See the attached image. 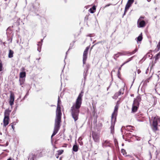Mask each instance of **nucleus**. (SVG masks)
I'll list each match as a JSON object with an SVG mask.
<instances>
[{
	"label": "nucleus",
	"instance_id": "f257e3e1",
	"mask_svg": "<svg viewBox=\"0 0 160 160\" xmlns=\"http://www.w3.org/2000/svg\"><path fill=\"white\" fill-rule=\"evenodd\" d=\"M83 93L84 92L82 90L79 93L75 102L71 107V114L74 122L77 121L78 119L80 108L82 103V97Z\"/></svg>",
	"mask_w": 160,
	"mask_h": 160
},
{
	"label": "nucleus",
	"instance_id": "f03ea898",
	"mask_svg": "<svg viewBox=\"0 0 160 160\" xmlns=\"http://www.w3.org/2000/svg\"><path fill=\"white\" fill-rule=\"evenodd\" d=\"M118 108V106L116 105L114 107V111L111 116V125L110 128L111 133L112 134L114 132V126L117 120Z\"/></svg>",
	"mask_w": 160,
	"mask_h": 160
},
{
	"label": "nucleus",
	"instance_id": "7ed1b4c3",
	"mask_svg": "<svg viewBox=\"0 0 160 160\" xmlns=\"http://www.w3.org/2000/svg\"><path fill=\"white\" fill-rule=\"evenodd\" d=\"M20 18H18L16 22H15L13 25L9 27L7 29L6 34H7V37L8 38V40L10 42H12V35L9 36V34H10L12 32V30H11V27L12 28H16L17 30H16V32H18V30H19V26L20 24Z\"/></svg>",
	"mask_w": 160,
	"mask_h": 160
},
{
	"label": "nucleus",
	"instance_id": "20e7f679",
	"mask_svg": "<svg viewBox=\"0 0 160 160\" xmlns=\"http://www.w3.org/2000/svg\"><path fill=\"white\" fill-rule=\"evenodd\" d=\"M141 100V98L139 95L136 98H134L132 106V112L135 113L137 111Z\"/></svg>",
	"mask_w": 160,
	"mask_h": 160
},
{
	"label": "nucleus",
	"instance_id": "39448f33",
	"mask_svg": "<svg viewBox=\"0 0 160 160\" xmlns=\"http://www.w3.org/2000/svg\"><path fill=\"white\" fill-rule=\"evenodd\" d=\"M90 48V45L87 47L85 49L83 55V63L84 65L86 64V61L88 58V50ZM84 66V65H83Z\"/></svg>",
	"mask_w": 160,
	"mask_h": 160
},
{
	"label": "nucleus",
	"instance_id": "423d86ee",
	"mask_svg": "<svg viewBox=\"0 0 160 160\" xmlns=\"http://www.w3.org/2000/svg\"><path fill=\"white\" fill-rule=\"evenodd\" d=\"M143 18V17L141 16L137 22V25L138 27L139 28H143L145 27L146 23L145 21L141 19L140 18Z\"/></svg>",
	"mask_w": 160,
	"mask_h": 160
},
{
	"label": "nucleus",
	"instance_id": "0eeeda50",
	"mask_svg": "<svg viewBox=\"0 0 160 160\" xmlns=\"http://www.w3.org/2000/svg\"><path fill=\"white\" fill-rule=\"evenodd\" d=\"M39 8V4L35 2V4H32L30 10L32 12H36Z\"/></svg>",
	"mask_w": 160,
	"mask_h": 160
},
{
	"label": "nucleus",
	"instance_id": "6e6552de",
	"mask_svg": "<svg viewBox=\"0 0 160 160\" xmlns=\"http://www.w3.org/2000/svg\"><path fill=\"white\" fill-rule=\"evenodd\" d=\"M61 122V118H56L54 127L55 128H60Z\"/></svg>",
	"mask_w": 160,
	"mask_h": 160
},
{
	"label": "nucleus",
	"instance_id": "1a4fd4ad",
	"mask_svg": "<svg viewBox=\"0 0 160 160\" xmlns=\"http://www.w3.org/2000/svg\"><path fill=\"white\" fill-rule=\"evenodd\" d=\"M14 99L15 96L14 94L12 93H11L9 102L10 106L12 107V106L14 104Z\"/></svg>",
	"mask_w": 160,
	"mask_h": 160
},
{
	"label": "nucleus",
	"instance_id": "9d476101",
	"mask_svg": "<svg viewBox=\"0 0 160 160\" xmlns=\"http://www.w3.org/2000/svg\"><path fill=\"white\" fill-rule=\"evenodd\" d=\"M92 135L93 139L96 142H98L99 141V136L98 134L96 132L92 131Z\"/></svg>",
	"mask_w": 160,
	"mask_h": 160
},
{
	"label": "nucleus",
	"instance_id": "9b49d317",
	"mask_svg": "<svg viewBox=\"0 0 160 160\" xmlns=\"http://www.w3.org/2000/svg\"><path fill=\"white\" fill-rule=\"evenodd\" d=\"M44 38L42 39H41V41L38 42L37 45L38 46L37 50L40 52L41 51V49L42 48V42H43V40Z\"/></svg>",
	"mask_w": 160,
	"mask_h": 160
},
{
	"label": "nucleus",
	"instance_id": "f8f14e48",
	"mask_svg": "<svg viewBox=\"0 0 160 160\" xmlns=\"http://www.w3.org/2000/svg\"><path fill=\"white\" fill-rule=\"evenodd\" d=\"M11 112V110H10L9 108L6 109L4 112V118L8 119L9 118L10 113Z\"/></svg>",
	"mask_w": 160,
	"mask_h": 160
},
{
	"label": "nucleus",
	"instance_id": "ddd939ff",
	"mask_svg": "<svg viewBox=\"0 0 160 160\" xmlns=\"http://www.w3.org/2000/svg\"><path fill=\"white\" fill-rule=\"evenodd\" d=\"M25 80V78H19V84L22 88L23 87V85L24 83Z\"/></svg>",
	"mask_w": 160,
	"mask_h": 160
},
{
	"label": "nucleus",
	"instance_id": "4468645a",
	"mask_svg": "<svg viewBox=\"0 0 160 160\" xmlns=\"http://www.w3.org/2000/svg\"><path fill=\"white\" fill-rule=\"evenodd\" d=\"M142 33H141L139 36L135 38V40L137 41V43H138L139 42H141L142 39Z\"/></svg>",
	"mask_w": 160,
	"mask_h": 160
},
{
	"label": "nucleus",
	"instance_id": "2eb2a0df",
	"mask_svg": "<svg viewBox=\"0 0 160 160\" xmlns=\"http://www.w3.org/2000/svg\"><path fill=\"white\" fill-rule=\"evenodd\" d=\"M59 128H55V127H54V129L53 131V133H52L51 136V142L52 141V137L54 136L58 132Z\"/></svg>",
	"mask_w": 160,
	"mask_h": 160
},
{
	"label": "nucleus",
	"instance_id": "dca6fc26",
	"mask_svg": "<svg viewBox=\"0 0 160 160\" xmlns=\"http://www.w3.org/2000/svg\"><path fill=\"white\" fill-rule=\"evenodd\" d=\"M78 150V146L77 144L76 141L75 144L73 146L72 150L75 152H77Z\"/></svg>",
	"mask_w": 160,
	"mask_h": 160
},
{
	"label": "nucleus",
	"instance_id": "f3484780",
	"mask_svg": "<svg viewBox=\"0 0 160 160\" xmlns=\"http://www.w3.org/2000/svg\"><path fill=\"white\" fill-rule=\"evenodd\" d=\"M9 119L4 118L3 120V126L5 127L9 124Z\"/></svg>",
	"mask_w": 160,
	"mask_h": 160
},
{
	"label": "nucleus",
	"instance_id": "a211bd4d",
	"mask_svg": "<svg viewBox=\"0 0 160 160\" xmlns=\"http://www.w3.org/2000/svg\"><path fill=\"white\" fill-rule=\"evenodd\" d=\"M36 155L32 153L30 154L28 158V160H34L36 158Z\"/></svg>",
	"mask_w": 160,
	"mask_h": 160
},
{
	"label": "nucleus",
	"instance_id": "6ab92c4d",
	"mask_svg": "<svg viewBox=\"0 0 160 160\" xmlns=\"http://www.w3.org/2000/svg\"><path fill=\"white\" fill-rule=\"evenodd\" d=\"M26 76V73L25 71H22L20 72L19 78H25Z\"/></svg>",
	"mask_w": 160,
	"mask_h": 160
},
{
	"label": "nucleus",
	"instance_id": "aec40b11",
	"mask_svg": "<svg viewBox=\"0 0 160 160\" xmlns=\"http://www.w3.org/2000/svg\"><path fill=\"white\" fill-rule=\"evenodd\" d=\"M29 87H30L29 89L27 90V93H26V95L23 97V98H22V100H24L26 98H27V96L28 95L29 93V91L30 90V89L31 88V86H30V85H29Z\"/></svg>",
	"mask_w": 160,
	"mask_h": 160
},
{
	"label": "nucleus",
	"instance_id": "412c9836",
	"mask_svg": "<svg viewBox=\"0 0 160 160\" xmlns=\"http://www.w3.org/2000/svg\"><path fill=\"white\" fill-rule=\"evenodd\" d=\"M13 51L11 49H10L9 51L8 57L11 58L13 57Z\"/></svg>",
	"mask_w": 160,
	"mask_h": 160
},
{
	"label": "nucleus",
	"instance_id": "4be33fe9",
	"mask_svg": "<svg viewBox=\"0 0 160 160\" xmlns=\"http://www.w3.org/2000/svg\"><path fill=\"white\" fill-rule=\"evenodd\" d=\"M90 67V65L89 64H86L85 67L84 68V72H88V70Z\"/></svg>",
	"mask_w": 160,
	"mask_h": 160
},
{
	"label": "nucleus",
	"instance_id": "5701e85b",
	"mask_svg": "<svg viewBox=\"0 0 160 160\" xmlns=\"http://www.w3.org/2000/svg\"><path fill=\"white\" fill-rule=\"evenodd\" d=\"M124 91V89H120V90H119L118 92V93H116L115 94L117 96H118L122 94H123V92H122H122H123Z\"/></svg>",
	"mask_w": 160,
	"mask_h": 160
},
{
	"label": "nucleus",
	"instance_id": "b1692460",
	"mask_svg": "<svg viewBox=\"0 0 160 160\" xmlns=\"http://www.w3.org/2000/svg\"><path fill=\"white\" fill-rule=\"evenodd\" d=\"M88 72H84V73H83V77H84V83H83L84 85L85 84V82L86 79L87 77V76L88 75Z\"/></svg>",
	"mask_w": 160,
	"mask_h": 160
},
{
	"label": "nucleus",
	"instance_id": "393cba45",
	"mask_svg": "<svg viewBox=\"0 0 160 160\" xmlns=\"http://www.w3.org/2000/svg\"><path fill=\"white\" fill-rule=\"evenodd\" d=\"M160 57V55L157 53L156 54L154 58H155V63H156L157 62V60L159 59Z\"/></svg>",
	"mask_w": 160,
	"mask_h": 160
},
{
	"label": "nucleus",
	"instance_id": "a878e982",
	"mask_svg": "<svg viewBox=\"0 0 160 160\" xmlns=\"http://www.w3.org/2000/svg\"><path fill=\"white\" fill-rule=\"evenodd\" d=\"M120 53L121 55H125L130 54V52L129 51H123L122 52H120Z\"/></svg>",
	"mask_w": 160,
	"mask_h": 160
},
{
	"label": "nucleus",
	"instance_id": "bb28decb",
	"mask_svg": "<svg viewBox=\"0 0 160 160\" xmlns=\"http://www.w3.org/2000/svg\"><path fill=\"white\" fill-rule=\"evenodd\" d=\"M157 49H156L155 50L156 51V52L159 51L160 49V40L157 45Z\"/></svg>",
	"mask_w": 160,
	"mask_h": 160
},
{
	"label": "nucleus",
	"instance_id": "cd10ccee",
	"mask_svg": "<svg viewBox=\"0 0 160 160\" xmlns=\"http://www.w3.org/2000/svg\"><path fill=\"white\" fill-rule=\"evenodd\" d=\"M119 54L120 55V52H118L117 54H114V55L113 56V58L115 60H116L117 58H118L119 57Z\"/></svg>",
	"mask_w": 160,
	"mask_h": 160
},
{
	"label": "nucleus",
	"instance_id": "c85d7f7f",
	"mask_svg": "<svg viewBox=\"0 0 160 160\" xmlns=\"http://www.w3.org/2000/svg\"><path fill=\"white\" fill-rule=\"evenodd\" d=\"M138 50V49L137 48H136L132 52H130V55H132L134 54Z\"/></svg>",
	"mask_w": 160,
	"mask_h": 160
},
{
	"label": "nucleus",
	"instance_id": "c756f323",
	"mask_svg": "<svg viewBox=\"0 0 160 160\" xmlns=\"http://www.w3.org/2000/svg\"><path fill=\"white\" fill-rule=\"evenodd\" d=\"M64 151L63 150H59L57 151L58 153V155H61L63 152Z\"/></svg>",
	"mask_w": 160,
	"mask_h": 160
},
{
	"label": "nucleus",
	"instance_id": "7c9ffc66",
	"mask_svg": "<svg viewBox=\"0 0 160 160\" xmlns=\"http://www.w3.org/2000/svg\"><path fill=\"white\" fill-rule=\"evenodd\" d=\"M131 6L130 5V4H128V3H127L125 6V8L128 10Z\"/></svg>",
	"mask_w": 160,
	"mask_h": 160
},
{
	"label": "nucleus",
	"instance_id": "2f4dec72",
	"mask_svg": "<svg viewBox=\"0 0 160 160\" xmlns=\"http://www.w3.org/2000/svg\"><path fill=\"white\" fill-rule=\"evenodd\" d=\"M121 152L123 154V155H125L127 153L126 150L123 148L121 150Z\"/></svg>",
	"mask_w": 160,
	"mask_h": 160
},
{
	"label": "nucleus",
	"instance_id": "473e14b6",
	"mask_svg": "<svg viewBox=\"0 0 160 160\" xmlns=\"http://www.w3.org/2000/svg\"><path fill=\"white\" fill-rule=\"evenodd\" d=\"M134 0H128L127 3H128V4H130V5L132 6V5L134 2Z\"/></svg>",
	"mask_w": 160,
	"mask_h": 160
},
{
	"label": "nucleus",
	"instance_id": "72a5a7b5",
	"mask_svg": "<svg viewBox=\"0 0 160 160\" xmlns=\"http://www.w3.org/2000/svg\"><path fill=\"white\" fill-rule=\"evenodd\" d=\"M105 42V41L103 40V41H99L96 43L95 44V45H97L99 43H101L102 45H103V44Z\"/></svg>",
	"mask_w": 160,
	"mask_h": 160
},
{
	"label": "nucleus",
	"instance_id": "f704fd0d",
	"mask_svg": "<svg viewBox=\"0 0 160 160\" xmlns=\"http://www.w3.org/2000/svg\"><path fill=\"white\" fill-rule=\"evenodd\" d=\"M62 113H56V118H61Z\"/></svg>",
	"mask_w": 160,
	"mask_h": 160
},
{
	"label": "nucleus",
	"instance_id": "c9c22d12",
	"mask_svg": "<svg viewBox=\"0 0 160 160\" xmlns=\"http://www.w3.org/2000/svg\"><path fill=\"white\" fill-rule=\"evenodd\" d=\"M17 107H18V106H17V105L15 108V110L12 112V115L13 116L15 114V113H16V110L17 109Z\"/></svg>",
	"mask_w": 160,
	"mask_h": 160
},
{
	"label": "nucleus",
	"instance_id": "e433bc0d",
	"mask_svg": "<svg viewBox=\"0 0 160 160\" xmlns=\"http://www.w3.org/2000/svg\"><path fill=\"white\" fill-rule=\"evenodd\" d=\"M56 110H61V106H60V105H57Z\"/></svg>",
	"mask_w": 160,
	"mask_h": 160
},
{
	"label": "nucleus",
	"instance_id": "4c0bfd02",
	"mask_svg": "<svg viewBox=\"0 0 160 160\" xmlns=\"http://www.w3.org/2000/svg\"><path fill=\"white\" fill-rule=\"evenodd\" d=\"M73 45H74L73 43H71L70 44V45L69 47V49H68V51H69V50H70L72 48V47L73 46Z\"/></svg>",
	"mask_w": 160,
	"mask_h": 160
},
{
	"label": "nucleus",
	"instance_id": "58836bf2",
	"mask_svg": "<svg viewBox=\"0 0 160 160\" xmlns=\"http://www.w3.org/2000/svg\"><path fill=\"white\" fill-rule=\"evenodd\" d=\"M128 10L125 8V10H124V13L123 14L122 17H123V16L126 15V12H127V11Z\"/></svg>",
	"mask_w": 160,
	"mask_h": 160
},
{
	"label": "nucleus",
	"instance_id": "ea45409f",
	"mask_svg": "<svg viewBox=\"0 0 160 160\" xmlns=\"http://www.w3.org/2000/svg\"><path fill=\"white\" fill-rule=\"evenodd\" d=\"M147 57L146 56H145L140 61V62H143L145 61Z\"/></svg>",
	"mask_w": 160,
	"mask_h": 160
},
{
	"label": "nucleus",
	"instance_id": "a19ab883",
	"mask_svg": "<svg viewBox=\"0 0 160 160\" xmlns=\"http://www.w3.org/2000/svg\"><path fill=\"white\" fill-rule=\"evenodd\" d=\"M133 58V57H132L131 58H128V60L127 61L125 62L126 63H127L129 62V61H131V60H132Z\"/></svg>",
	"mask_w": 160,
	"mask_h": 160
},
{
	"label": "nucleus",
	"instance_id": "79ce46f5",
	"mask_svg": "<svg viewBox=\"0 0 160 160\" xmlns=\"http://www.w3.org/2000/svg\"><path fill=\"white\" fill-rule=\"evenodd\" d=\"M89 12L91 13H93L95 11L90 8L89 10Z\"/></svg>",
	"mask_w": 160,
	"mask_h": 160
},
{
	"label": "nucleus",
	"instance_id": "37998d69",
	"mask_svg": "<svg viewBox=\"0 0 160 160\" xmlns=\"http://www.w3.org/2000/svg\"><path fill=\"white\" fill-rule=\"evenodd\" d=\"M61 101L60 100V99L58 97V104H57V105H60L61 104Z\"/></svg>",
	"mask_w": 160,
	"mask_h": 160
},
{
	"label": "nucleus",
	"instance_id": "c03bdc74",
	"mask_svg": "<svg viewBox=\"0 0 160 160\" xmlns=\"http://www.w3.org/2000/svg\"><path fill=\"white\" fill-rule=\"evenodd\" d=\"M152 76H151L150 77H149L147 79L146 81H145V82H148L149 80L151 79V78Z\"/></svg>",
	"mask_w": 160,
	"mask_h": 160
},
{
	"label": "nucleus",
	"instance_id": "a18cd8bd",
	"mask_svg": "<svg viewBox=\"0 0 160 160\" xmlns=\"http://www.w3.org/2000/svg\"><path fill=\"white\" fill-rule=\"evenodd\" d=\"M120 72L119 71H118V72L117 76H118V78L119 79H121V78L120 77Z\"/></svg>",
	"mask_w": 160,
	"mask_h": 160
},
{
	"label": "nucleus",
	"instance_id": "49530a36",
	"mask_svg": "<svg viewBox=\"0 0 160 160\" xmlns=\"http://www.w3.org/2000/svg\"><path fill=\"white\" fill-rule=\"evenodd\" d=\"M135 75L133 77V81L132 82V85L133 84V83H134V80L136 78V72H135Z\"/></svg>",
	"mask_w": 160,
	"mask_h": 160
},
{
	"label": "nucleus",
	"instance_id": "de8ad7c7",
	"mask_svg": "<svg viewBox=\"0 0 160 160\" xmlns=\"http://www.w3.org/2000/svg\"><path fill=\"white\" fill-rule=\"evenodd\" d=\"M114 142H115V145L116 146L117 144L118 145V142L117 139H114Z\"/></svg>",
	"mask_w": 160,
	"mask_h": 160
},
{
	"label": "nucleus",
	"instance_id": "09e8293b",
	"mask_svg": "<svg viewBox=\"0 0 160 160\" xmlns=\"http://www.w3.org/2000/svg\"><path fill=\"white\" fill-rule=\"evenodd\" d=\"M82 140V138L81 137H79L78 140V142H82L81 141Z\"/></svg>",
	"mask_w": 160,
	"mask_h": 160
},
{
	"label": "nucleus",
	"instance_id": "8fccbe9b",
	"mask_svg": "<svg viewBox=\"0 0 160 160\" xmlns=\"http://www.w3.org/2000/svg\"><path fill=\"white\" fill-rule=\"evenodd\" d=\"M91 9H92V10H94L95 11L96 9V8L95 6H93L91 8H90Z\"/></svg>",
	"mask_w": 160,
	"mask_h": 160
},
{
	"label": "nucleus",
	"instance_id": "3c124183",
	"mask_svg": "<svg viewBox=\"0 0 160 160\" xmlns=\"http://www.w3.org/2000/svg\"><path fill=\"white\" fill-rule=\"evenodd\" d=\"M56 113H62L61 110H56Z\"/></svg>",
	"mask_w": 160,
	"mask_h": 160
},
{
	"label": "nucleus",
	"instance_id": "603ef678",
	"mask_svg": "<svg viewBox=\"0 0 160 160\" xmlns=\"http://www.w3.org/2000/svg\"><path fill=\"white\" fill-rule=\"evenodd\" d=\"M25 15H23L22 17V19L23 18L24 21H25Z\"/></svg>",
	"mask_w": 160,
	"mask_h": 160
},
{
	"label": "nucleus",
	"instance_id": "864d4df0",
	"mask_svg": "<svg viewBox=\"0 0 160 160\" xmlns=\"http://www.w3.org/2000/svg\"><path fill=\"white\" fill-rule=\"evenodd\" d=\"M17 123V122H12V123H11V125H12L14 126V125H16Z\"/></svg>",
	"mask_w": 160,
	"mask_h": 160
},
{
	"label": "nucleus",
	"instance_id": "5fc2aeb1",
	"mask_svg": "<svg viewBox=\"0 0 160 160\" xmlns=\"http://www.w3.org/2000/svg\"><path fill=\"white\" fill-rule=\"evenodd\" d=\"M88 16L87 15H86V16H85V21L86 20H87L88 19Z\"/></svg>",
	"mask_w": 160,
	"mask_h": 160
},
{
	"label": "nucleus",
	"instance_id": "6e6d98bb",
	"mask_svg": "<svg viewBox=\"0 0 160 160\" xmlns=\"http://www.w3.org/2000/svg\"><path fill=\"white\" fill-rule=\"evenodd\" d=\"M148 71H149V68H147V69L146 70V73L147 74L148 73Z\"/></svg>",
	"mask_w": 160,
	"mask_h": 160
},
{
	"label": "nucleus",
	"instance_id": "4d7b16f0",
	"mask_svg": "<svg viewBox=\"0 0 160 160\" xmlns=\"http://www.w3.org/2000/svg\"><path fill=\"white\" fill-rule=\"evenodd\" d=\"M59 155H58V153L56 154V155H55V156L56 157V158H59Z\"/></svg>",
	"mask_w": 160,
	"mask_h": 160
},
{
	"label": "nucleus",
	"instance_id": "13d9d810",
	"mask_svg": "<svg viewBox=\"0 0 160 160\" xmlns=\"http://www.w3.org/2000/svg\"><path fill=\"white\" fill-rule=\"evenodd\" d=\"M126 62H124L120 66V67H121V68H122V66H123L124 64H126Z\"/></svg>",
	"mask_w": 160,
	"mask_h": 160
},
{
	"label": "nucleus",
	"instance_id": "bf43d9fd",
	"mask_svg": "<svg viewBox=\"0 0 160 160\" xmlns=\"http://www.w3.org/2000/svg\"><path fill=\"white\" fill-rule=\"evenodd\" d=\"M95 45H95V44H94L92 46V47H91V48H90V51H91V50H92L93 49V47H94V46Z\"/></svg>",
	"mask_w": 160,
	"mask_h": 160
},
{
	"label": "nucleus",
	"instance_id": "052dcab7",
	"mask_svg": "<svg viewBox=\"0 0 160 160\" xmlns=\"http://www.w3.org/2000/svg\"><path fill=\"white\" fill-rule=\"evenodd\" d=\"M11 127H12V128L13 130H14V129H15V127H14V126L12 125H11Z\"/></svg>",
	"mask_w": 160,
	"mask_h": 160
},
{
	"label": "nucleus",
	"instance_id": "680f3d73",
	"mask_svg": "<svg viewBox=\"0 0 160 160\" xmlns=\"http://www.w3.org/2000/svg\"><path fill=\"white\" fill-rule=\"evenodd\" d=\"M141 72V71L140 69H138L137 70V72L139 74Z\"/></svg>",
	"mask_w": 160,
	"mask_h": 160
},
{
	"label": "nucleus",
	"instance_id": "e2e57ef3",
	"mask_svg": "<svg viewBox=\"0 0 160 160\" xmlns=\"http://www.w3.org/2000/svg\"><path fill=\"white\" fill-rule=\"evenodd\" d=\"M111 5V4H107L106 5V6H105V7H108L110 6Z\"/></svg>",
	"mask_w": 160,
	"mask_h": 160
},
{
	"label": "nucleus",
	"instance_id": "0e129e2a",
	"mask_svg": "<svg viewBox=\"0 0 160 160\" xmlns=\"http://www.w3.org/2000/svg\"><path fill=\"white\" fill-rule=\"evenodd\" d=\"M79 143V144L81 145V146H82L83 145V142H78Z\"/></svg>",
	"mask_w": 160,
	"mask_h": 160
},
{
	"label": "nucleus",
	"instance_id": "69168bd1",
	"mask_svg": "<svg viewBox=\"0 0 160 160\" xmlns=\"http://www.w3.org/2000/svg\"><path fill=\"white\" fill-rule=\"evenodd\" d=\"M21 69L22 71H25V69L24 67H22Z\"/></svg>",
	"mask_w": 160,
	"mask_h": 160
},
{
	"label": "nucleus",
	"instance_id": "338daca9",
	"mask_svg": "<svg viewBox=\"0 0 160 160\" xmlns=\"http://www.w3.org/2000/svg\"><path fill=\"white\" fill-rule=\"evenodd\" d=\"M7 160H12V159L11 157H9Z\"/></svg>",
	"mask_w": 160,
	"mask_h": 160
},
{
	"label": "nucleus",
	"instance_id": "774afa93",
	"mask_svg": "<svg viewBox=\"0 0 160 160\" xmlns=\"http://www.w3.org/2000/svg\"><path fill=\"white\" fill-rule=\"evenodd\" d=\"M127 135H128V136L131 135V133H127Z\"/></svg>",
	"mask_w": 160,
	"mask_h": 160
}]
</instances>
